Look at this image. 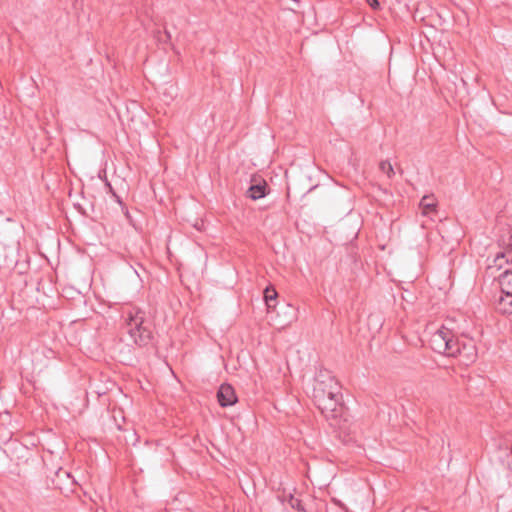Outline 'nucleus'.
Listing matches in <instances>:
<instances>
[{
    "instance_id": "1",
    "label": "nucleus",
    "mask_w": 512,
    "mask_h": 512,
    "mask_svg": "<svg viewBox=\"0 0 512 512\" xmlns=\"http://www.w3.org/2000/svg\"><path fill=\"white\" fill-rule=\"evenodd\" d=\"M127 333L138 346H146L152 339L150 324L145 320V312L130 306L123 312Z\"/></svg>"
},
{
    "instance_id": "2",
    "label": "nucleus",
    "mask_w": 512,
    "mask_h": 512,
    "mask_svg": "<svg viewBox=\"0 0 512 512\" xmlns=\"http://www.w3.org/2000/svg\"><path fill=\"white\" fill-rule=\"evenodd\" d=\"M429 343L432 350L448 357H457L459 352V338H454L452 331L444 326L431 335Z\"/></svg>"
},
{
    "instance_id": "3",
    "label": "nucleus",
    "mask_w": 512,
    "mask_h": 512,
    "mask_svg": "<svg viewBox=\"0 0 512 512\" xmlns=\"http://www.w3.org/2000/svg\"><path fill=\"white\" fill-rule=\"evenodd\" d=\"M338 391H340V386L333 374L329 370L320 369L314 378L313 400H316L317 397L336 396Z\"/></svg>"
},
{
    "instance_id": "4",
    "label": "nucleus",
    "mask_w": 512,
    "mask_h": 512,
    "mask_svg": "<svg viewBox=\"0 0 512 512\" xmlns=\"http://www.w3.org/2000/svg\"><path fill=\"white\" fill-rule=\"evenodd\" d=\"M317 408L326 417V419H335L342 412V394L338 391L336 396L317 397L313 400Z\"/></svg>"
},
{
    "instance_id": "5",
    "label": "nucleus",
    "mask_w": 512,
    "mask_h": 512,
    "mask_svg": "<svg viewBox=\"0 0 512 512\" xmlns=\"http://www.w3.org/2000/svg\"><path fill=\"white\" fill-rule=\"evenodd\" d=\"M217 399L221 407L233 406L238 401L234 388L228 383L220 385L217 391Z\"/></svg>"
},
{
    "instance_id": "6",
    "label": "nucleus",
    "mask_w": 512,
    "mask_h": 512,
    "mask_svg": "<svg viewBox=\"0 0 512 512\" xmlns=\"http://www.w3.org/2000/svg\"><path fill=\"white\" fill-rule=\"evenodd\" d=\"M457 356L461 358L465 365L473 363L477 357L473 342L471 340L463 342V340L459 339V352H457Z\"/></svg>"
},
{
    "instance_id": "7",
    "label": "nucleus",
    "mask_w": 512,
    "mask_h": 512,
    "mask_svg": "<svg viewBox=\"0 0 512 512\" xmlns=\"http://www.w3.org/2000/svg\"><path fill=\"white\" fill-rule=\"evenodd\" d=\"M510 276L511 270L507 268L497 278V287L500 291V294L505 296L512 295Z\"/></svg>"
},
{
    "instance_id": "8",
    "label": "nucleus",
    "mask_w": 512,
    "mask_h": 512,
    "mask_svg": "<svg viewBox=\"0 0 512 512\" xmlns=\"http://www.w3.org/2000/svg\"><path fill=\"white\" fill-rule=\"evenodd\" d=\"M495 308L499 313L510 316L512 314V295L499 294L495 298Z\"/></svg>"
},
{
    "instance_id": "9",
    "label": "nucleus",
    "mask_w": 512,
    "mask_h": 512,
    "mask_svg": "<svg viewBox=\"0 0 512 512\" xmlns=\"http://www.w3.org/2000/svg\"><path fill=\"white\" fill-rule=\"evenodd\" d=\"M267 184L263 182L262 184L251 185L247 190V196L252 200H258L266 195Z\"/></svg>"
},
{
    "instance_id": "10",
    "label": "nucleus",
    "mask_w": 512,
    "mask_h": 512,
    "mask_svg": "<svg viewBox=\"0 0 512 512\" xmlns=\"http://www.w3.org/2000/svg\"><path fill=\"white\" fill-rule=\"evenodd\" d=\"M436 200L433 195H425L422 197L420 201V207L422 208V213L424 215H428L432 212L436 211Z\"/></svg>"
},
{
    "instance_id": "11",
    "label": "nucleus",
    "mask_w": 512,
    "mask_h": 512,
    "mask_svg": "<svg viewBox=\"0 0 512 512\" xmlns=\"http://www.w3.org/2000/svg\"><path fill=\"white\" fill-rule=\"evenodd\" d=\"M277 296H278V293L274 287H272V286L266 287V289L264 290V300H265V303H266L268 309H271L274 307V304H272V303L276 301Z\"/></svg>"
},
{
    "instance_id": "12",
    "label": "nucleus",
    "mask_w": 512,
    "mask_h": 512,
    "mask_svg": "<svg viewBox=\"0 0 512 512\" xmlns=\"http://www.w3.org/2000/svg\"><path fill=\"white\" fill-rule=\"evenodd\" d=\"M510 253V251H507V252H500L498 253L494 260H493V265H489L488 268L489 269H492V268H496L497 270H500L503 268V265L504 264H508L509 260L507 258V255Z\"/></svg>"
},
{
    "instance_id": "13",
    "label": "nucleus",
    "mask_w": 512,
    "mask_h": 512,
    "mask_svg": "<svg viewBox=\"0 0 512 512\" xmlns=\"http://www.w3.org/2000/svg\"><path fill=\"white\" fill-rule=\"evenodd\" d=\"M379 169L382 173H384L389 179L395 175L394 168L392 164L388 160H383L379 164Z\"/></svg>"
},
{
    "instance_id": "14",
    "label": "nucleus",
    "mask_w": 512,
    "mask_h": 512,
    "mask_svg": "<svg viewBox=\"0 0 512 512\" xmlns=\"http://www.w3.org/2000/svg\"><path fill=\"white\" fill-rule=\"evenodd\" d=\"M104 182H105V186L107 188V193L111 194L115 199L116 201L122 205V200L121 198L116 194L115 190L113 189L111 183L108 181V179L106 178V176L104 177Z\"/></svg>"
},
{
    "instance_id": "15",
    "label": "nucleus",
    "mask_w": 512,
    "mask_h": 512,
    "mask_svg": "<svg viewBox=\"0 0 512 512\" xmlns=\"http://www.w3.org/2000/svg\"><path fill=\"white\" fill-rule=\"evenodd\" d=\"M289 504L293 509H296L298 511L304 510L301 500L293 497V495H290Z\"/></svg>"
},
{
    "instance_id": "16",
    "label": "nucleus",
    "mask_w": 512,
    "mask_h": 512,
    "mask_svg": "<svg viewBox=\"0 0 512 512\" xmlns=\"http://www.w3.org/2000/svg\"><path fill=\"white\" fill-rule=\"evenodd\" d=\"M365 2L374 10H378L380 8L378 0H365Z\"/></svg>"
},
{
    "instance_id": "17",
    "label": "nucleus",
    "mask_w": 512,
    "mask_h": 512,
    "mask_svg": "<svg viewBox=\"0 0 512 512\" xmlns=\"http://www.w3.org/2000/svg\"><path fill=\"white\" fill-rule=\"evenodd\" d=\"M56 474H57L58 478H62L63 476H65L66 478H70L71 477L69 472H67L65 470H62V469H60Z\"/></svg>"
},
{
    "instance_id": "18",
    "label": "nucleus",
    "mask_w": 512,
    "mask_h": 512,
    "mask_svg": "<svg viewBox=\"0 0 512 512\" xmlns=\"http://www.w3.org/2000/svg\"><path fill=\"white\" fill-rule=\"evenodd\" d=\"M124 208H125V216H126L127 218H129V217H130V215H129L128 209H127L126 207H124Z\"/></svg>"
},
{
    "instance_id": "19",
    "label": "nucleus",
    "mask_w": 512,
    "mask_h": 512,
    "mask_svg": "<svg viewBox=\"0 0 512 512\" xmlns=\"http://www.w3.org/2000/svg\"><path fill=\"white\" fill-rule=\"evenodd\" d=\"M165 34H166L167 38H169V39L171 38V34L169 31L165 30Z\"/></svg>"
}]
</instances>
